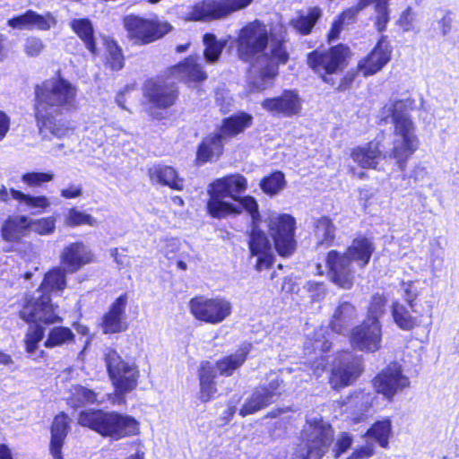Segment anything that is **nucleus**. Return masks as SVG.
<instances>
[{"mask_svg":"<svg viewBox=\"0 0 459 459\" xmlns=\"http://www.w3.org/2000/svg\"><path fill=\"white\" fill-rule=\"evenodd\" d=\"M268 42L267 27L258 21L248 23L239 31L238 54L251 65L248 84L252 91H262L270 86L278 74V65L289 59L283 37L271 39L270 55L264 53Z\"/></svg>","mask_w":459,"mask_h":459,"instance_id":"nucleus-1","label":"nucleus"},{"mask_svg":"<svg viewBox=\"0 0 459 459\" xmlns=\"http://www.w3.org/2000/svg\"><path fill=\"white\" fill-rule=\"evenodd\" d=\"M76 92L72 83L61 78L49 79L36 86L35 116L42 137L62 138L69 133L55 117L75 108Z\"/></svg>","mask_w":459,"mask_h":459,"instance_id":"nucleus-2","label":"nucleus"},{"mask_svg":"<svg viewBox=\"0 0 459 459\" xmlns=\"http://www.w3.org/2000/svg\"><path fill=\"white\" fill-rule=\"evenodd\" d=\"M416 107L415 100L411 97L389 100L379 111L382 121H390L394 125L392 148L385 152L386 157L395 160L401 170H404L409 158L418 150L420 138L410 111Z\"/></svg>","mask_w":459,"mask_h":459,"instance_id":"nucleus-3","label":"nucleus"},{"mask_svg":"<svg viewBox=\"0 0 459 459\" xmlns=\"http://www.w3.org/2000/svg\"><path fill=\"white\" fill-rule=\"evenodd\" d=\"M247 180L241 174L217 178L209 185L207 210L213 218L239 214L246 210L253 218L258 216V204L254 197L241 196L247 190Z\"/></svg>","mask_w":459,"mask_h":459,"instance_id":"nucleus-4","label":"nucleus"},{"mask_svg":"<svg viewBox=\"0 0 459 459\" xmlns=\"http://www.w3.org/2000/svg\"><path fill=\"white\" fill-rule=\"evenodd\" d=\"M66 286L65 270L55 268L48 272L40 285L31 295L27 296L20 311V316L26 322H42L49 325L61 323L62 317L55 312L50 293L62 291Z\"/></svg>","mask_w":459,"mask_h":459,"instance_id":"nucleus-5","label":"nucleus"},{"mask_svg":"<svg viewBox=\"0 0 459 459\" xmlns=\"http://www.w3.org/2000/svg\"><path fill=\"white\" fill-rule=\"evenodd\" d=\"M374 250L373 243L366 238H355L344 253L331 250L326 257L330 280L343 290L351 289L354 281L351 263H356L360 268L365 267Z\"/></svg>","mask_w":459,"mask_h":459,"instance_id":"nucleus-6","label":"nucleus"},{"mask_svg":"<svg viewBox=\"0 0 459 459\" xmlns=\"http://www.w3.org/2000/svg\"><path fill=\"white\" fill-rule=\"evenodd\" d=\"M78 423L113 440H119L139 433V422L134 417L117 411H82L79 414Z\"/></svg>","mask_w":459,"mask_h":459,"instance_id":"nucleus-7","label":"nucleus"},{"mask_svg":"<svg viewBox=\"0 0 459 459\" xmlns=\"http://www.w3.org/2000/svg\"><path fill=\"white\" fill-rule=\"evenodd\" d=\"M302 440L292 459H322L333 443V429L321 417L308 419L303 429Z\"/></svg>","mask_w":459,"mask_h":459,"instance_id":"nucleus-8","label":"nucleus"},{"mask_svg":"<svg viewBox=\"0 0 459 459\" xmlns=\"http://www.w3.org/2000/svg\"><path fill=\"white\" fill-rule=\"evenodd\" d=\"M104 361L117 394L124 395L136 388L140 371L135 362L125 360L110 347L104 351Z\"/></svg>","mask_w":459,"mask_h":459,"instance_id":"nucleus-9","label":"nucleus"},{"mask_svg":"<svg viewBox=\"0 0 459 459\" xmlns=\"http://www.w3.org/2000/svg\"><path fill=\"white\" fill-rule=\"evenodd\" d=\"M188 307L191 315L197 320L218 325L232 313L231 302L223 297L206 298L196 296L190 299Z\"/></svg>","mask_w":459,"mask_h":459,"instance_id":"nucleus-10","label":"nucleus"},{"mask_svg":"<svg viewBox=\"0 0 459 459\" xmlns=\"http://www.w3.org/2000/svg\"><path fill=\"white\" fill-rule=\"evenodd\" d=\"M266 223L279 255H290L296 248L295 219L290 214L272 212L268 215Z\"/></svg>","mask_w":459,"mask_h":459,"instance_id":"nucleus-11","label":"nucleus"},{"mask_svg":"<svg viewBox=\"0 0 459 459\" xmlns=\"http://www.w3.org/2000/svg\"><path fill=\"white\" fill-rule=\"evenodd\" d=\"M253 0H203L186 13L188 21H212L224 19L230 13L247 7Z\"/></svg>","mask_w":459,"mask_h":459,"instance_id":"nucleus-12","label":"nucleus"},{"mask_svg":"<svg viewBox=\"0 0 459 459\" xmlns=\"http://www.w3.org/2000/svg\"><path fill=\"white\" fill-rule=\"evenodd\" d=\"M348 55L349 48L338 45L325 52L316 51L309 54L307 64L325 82L333 84V79L327 78L326 75L341 72L346 65Z\"/></svg>","mask_w":459,"mask_h":459,"instance_id":"nucleus-13","label":"nucleus"},{"mask_svg":"<svg viewBox=\"0 0 459 459\" xmlns=\"http://www.w3.org/2000/svg\"><path fill=\"white\" fill-rule=\"evenodd\" d=\"M269 382L256 387L249 398L247 399L241 409L239 414L246 417L254 414L256 411L267 407L273 403L281 394V387L282 380L275 374L269 375Z\"/></svg>","mask_w":459,"mask_h":459,"instance_id":"nucleus-14","label":"nucleus"},{"mask_svg":"<svg viewBox=\"0 0 459 459\" xmlns=\"http://www.w3.org/2000/svg\"><path fill=\"white\" fill-rule=\"evenodd\" d=\"M124 25L129 36L143 42H152L171 30L170 24L158 20H147L135 15L124 19Z\"/></svg>","mask_w":459,"mask_h":459,"instance_id":"nucleus-15","label":"nucleus"},{"mask_svg":"<svg viewBox=\"0 0 459 459\" xmlns=\"http://www.w3.org/2000/svg\"><path fill=\"white\" fill-rule=\"evenodd\" d=\"M143 96L152 108L167 109L173 106L178 98V89L175 84L161 79L148 80L143 86Z\"/></svg>","mask_w":459,"mask_h":459,"instance_id":"nucleus-16","label":"nucleus"},{"mask_svg":"<svg viewBox=\"0 0 459 459\" xmlns=\"http://www.w3.org/2000/svg\"><path fill=\"white\" fill-rule=\"evenodd\" d=\"M381 325L372 317H367L351 331V342L355 348L368 352H375L381 346Z\"/></svg>","mask_w":459,"mask_h":459,"instance_id":"nucleus-17","label":"nucleus"},{"mask_svg":"<svg viewBox=\"0 0 459 459\" xmlns=\"http://www.w3.org/2000/svg\"><path fill=\"white\" fill-rule=\"evenodd\" d=\"M261 106L273 117H293L301 113L302 100L296 91L285 90L280 96L264 100Z\"/></svg>","mask_w":459,"mask_h":459,"instance_id":"nucleus-18","label":"nucleus"},{"mask_svg":"<svg viewBox=\"0 0 459 459\" xmlns=\"http://www.w3.org/2000/svg\"><path fill=\"white\" fill-rule=\"evenodd\" d=\"M258 216L252 218V230L249 236L248 246L252 256H255V269L262 271L268 268L273 263V248L266 234L258 229Z\"/></svg>","mask_w":459,"mask_h":459,"instance_id":"nucleus-19","label":"nucleus"},{"mask_svg":"<svg viewBox=\"0 0 459 459\" xmlns=\"http://www.w3.org/2000/svg\"><path fill=\"white\" fill-rule=\"evenodd\" d=\"M374 399L370 393L358 392L339 402L340 409L351 423H359L370 414Z\"/></svg>","mask_w":459,"mask_h":459,"instance_id":"nucleus-20","label":"nucleus"},{"mask_svg":"<svg viewBox=\"0 0 459 459\" xmlns=\"http://www.w3.org/2000/svg\"><path fill=\"white\" fill-rule=\"evenodd\" d=\"M360 360L350 352L341 354L332 371L330 383L334 389L343 388L355 381L361 373Z\"/></svg>","mask_w":459,"mask_h":459,"instance_id":"nucleus-21","label":"nucleus"},{"mask_svg":"<svg viewBox=\"0 0 459 459\" xmlns=\"http://www.w3.org/2000/svg\"><path fill=\"white\" fill-rule=\"evenodd\" d=\"M409 385L408 378L402 374L401 367L393 363L374 378V386L377 393L391 400L394 395Z\"/></svg>","mask_w":459,"mask_h":459,"instance_id":"nucleus-22","label":"nucleus"},{"mask_svg":"<svg viewBox=\"0 0 459 459\" xmlns=\"http://www.w3.org/2000/svg\"><path fill=\"white\" fill-rule=\"evenodd\" d=\"M60 261L66 272L75 273L93 261V254L83 242H74L64 247Z\"/></svg>","mask_w":459,"mask_h":459,"instance_id":"nucleus-23","label":"nucleus"},{"mask_svg":"<svg viewBox=\"0 0 459 459\" xmlns=\"http://www.w3.org/2000/svg\"><path fill=\"white\" fill-rule=\"evenodd\" d=\"M391 47L385 37H382L371 53L358 65L363 76L372 75L380 71L391 59Z\"/></svg>","mask_w":459,"mask_h":459,"instance_id":"nucleus-24","label":"nucleus"},{"mask_svg":"<svg viewBox=\"0 0 459 459\" xmlns=\"http://www.w3.org/2000/svg\"><path fill=\"white\" fill-rule=\"evenodd\" d=\"M7 24L17 30H48L56 24V18L49 13L40 15L29 10L22 15L8 20Z\"/></svg>","mask_w":459,"mask_h":459,"instance_id":"nucleus-25","label":"nucleus"},{"mask_svg":"<svg viewBox=\"0 0 459 459\" xmlns=\"http://www.w3.org/2000/svg\"><path fill=\"white\" fill-rule=\"evenodd\" d=\"M126 303V295H121L115 300L109 311L103 316L102 329L105 333H120L127 328V324L125 321Z\"/></svg>","mask_w":459,"mask_h":459,"instance_id":"nucleus-26","label":"nucleus"},{"mask_svg":"<svg viewBox=\"0 0 459 459\" xmlns=\"http://www.w3.org/2000/svg\"><path fill=\"white\" fill-rule=\"evenodd\" d=\"M351 158L363 169H377L379 160L386 159V153L380 150V143L371 141L352 149Z\"/></svg>","mask_w":459,"mask_h":459,"instance_id":"nucleus-27","label":"nucleus"},{"mask_svg":"<svg viewBox=\"0 0 459 459\" xmlns=\"http://www.w3.org/2000/svg\"><path fill=\"white\" fill-rule=\"evenodd\" d=\"M198 56H190L183 63L171 68V74L184 82H202L207 78L206 73L202 69Z\"/></svg>","mask_w":459,"mask_h":459,"instance_id":"nucleus-28","label":"nucleus"},{"mask_svg":"<svg viewBox=\"0 0 459 459\" xmlns=\"http://www.w3.org/2000/svg\"><path fill=\"white\" fill-rule=\"evenodd\" d=\"M69 429V418L65 413L56 415L51 427L50 453L54 459H62V447Z\"/></svg>","mask_w":459,"mask_h":459,"instance_id":"nucleus-29","label":"nucleus"},{"mask_svg":"<svg viewBox=\"0 0 459 459\" xmlns=\"http://www.w3.org/2000/svg\"><path fill=\"white\" fill-rule=\"evenodd\" d=\"M149 176L152 182L168 186L175 190L184 188L185 180L179 178L174 168L167 165H154L149 169Z\"/></svg>","mask_w":459,"mask_h":459,"instance_id":"nucleus-30","label":"nucleus"},{"mask_svg":"<svg viewBox=\"0 0 459 459\" xmlns=\"http://www.w3.org/2000/svg\"><path fill=\"white\" fill-rule=\"evenodd\" d=\"M11 195L24 211H30L33 214L42 213L51 205L49 198L46 195H32L13 188L11 189Z\"/></svg>","mask_w":459,"mask_h":459,"instance_id":"nucleus-31","label":"nucleus"},{"mask_svg":"<svg viewBox=\"0 0 459 459\" xmlns=\"http://www.w3.org/2000/svg\"><path fill=\"white\" fill-rule=\"evenodd\" d=\"M223 143L222 135L215 133L206 136L197 151V160L201 163L212 161L213 159H218L222 153Z\"/></svg>","mask_w":459,"mask_h":459,"instance_id":"nucleus-32","label":"nucleus"},{"mask_svg":"<svg viewBox=\"0 0 459 459\" xmlns=\"http://www.w3.org/2000/svg\"><path fill=\"white\" fill-rule=\"evenodd\" d=\"M251 344L244 343L238 350L229 356L224 357L216 363V368L221 376H231L233 372L240 368L247 359L250 351Z\"/></svg>","mask_w":459,"mask_h":459,"instance_id":"nucleus-33","label":"nucleus"},{"mask_svg":"<svg viewBox=\"0 0 459 459\" xmlns=\"http://www.w3.org/2000/svg\"><path fill=\"white\" fill-rule=\"evenodd\" d=\"M356 307L348 301H342L335 309L333 318L330 322L333 331L342 333L347 330L350 324L356 318Z\"/></svg>","mask_w":459,"mask_h":459,"instance_id":"nucleus-34","label":"nucleus"},{"mask_svg":"<svg viewBox=\"0 0 459 459\" xmlns=\"http://www.w3.org/2000/svg\"><path fill=\"white\" fill-rule=\"evenodd\" d=\"M30 221L27 216H16L7 220L2 228L3 239L7 242H18L29 230Z\"/></svg>","mask_w":459,"mask_h":459,"instance_id":"nucleus-35","label":"nucleus"},{"mask_svg":"<svg viewBox=\"0 0 459 459\" xmlns=\"http://www.w3.org/2000/svg\"><path fill=\"white\" fill-rule=\"evenodd\" d=\"M71 28L76 35L82 40L86 48L96 56L98 51L94 38V30L91 22L89 19H74L71 23Z\"/></svg>","mask_w":459,"mask_h":459,"instance_id":"nucleus-36","label":"nucleus"},{"mask_svg":"<svg viewBox=\"0 0 459 459\" xmlns=\"http://www.w3.org/2000/svg\"><path fill=\"white\" fill-rule=\"evenodd\" d=\"M251 115L240 112L223 120L221 127V134L223 136H235L248 128L252 124Z\"/></svg>","mask_w":459,"mask_h":459,"instance_id":"nucleus-37","label":"nucleus"},{"mask_svg":"<svg viewBox=\"0 0 459 459\" xmlns=\"http://www.w3.org/2000/svg\"><path fill=\"white\" fill-rule=\"evenodd\" d=\"M74 333L69 327L54 326L49 329L44 346L48 349L68 345L74 341Z\"/></svg>","mask_w":459,"mask_h":459,"instance_id":"nucleus-38","label":"nucleus"},{"mask_svg":"<svg viewBox=\"0 0 459 459\" xmlns=\"http://www.w3.org/2000/svg\"><path fill=\"white\" fill-rule=\"evenodd\" d=\"M321 14L320 8L311 7L307 14L300 13L296 18L291 19L290 25L302 35L309 34Z\"/></svg>","mask_w":459,"mask_h":459,"instance_id":"nucleus-39","label":"nucleus"},{"mask_svg":"<svg viewBox=\"0 0 459 459\" xmlns=\"http://www.w3.org/2000/svg\"><path fill=\"white\" fill-rule=\"evenodd\" d=\"M314 235L316 247L329 246L335 236V226L327 217H321L315 222Z\"/></svg>","mask_w":459,"mask_h":459,"instance_id":"nucleus-40","label":"nucleus"},{"mask_svg":"<svg viewBox=\"0 0 459 459\" xmlns=\"http://www.w3.org/2000/svg\"><path fill=\"white\" fill-rule=\"evenodd\" d=\"M416 316H412L411 312L399 303H395L393 306V316L397 325L403 330H411L420 324V317L421 314L415 313Z\"/></svg>","mask_w":459,"mask_h":459,"instance_id":"nucleus-41","label":"nucleus"},{"mask_svg":"<svg viewBox=\"0 0 459 459\" xmlns=\"http://www.w3.org/2000/svg\"><path fill=\"white\" fill-rule=\"evenodd\" d=\"M364 8L365 7H361L360 0H359V3L356 6L348 8L347 10L343 11L332 25L331 30L328 34L329 40L333 41L338 39L342 27L353 22L357 14Z\"/></svg>","mask_w":459,"mask_h":459,"instance_id":"nucleus-42","label":"nucleus"},{"mask_svg":"<svg viewBox=\"0 0 459 459\" xmlns=\"http://www.w3.org/2000/svg\"><path fill=\"white\" fill-rule=\"evenodd\" d=\"M392 433V423L389 419L375 422L365 434V437L373 438L382 447H386Z\"/></svg>","mask_w":459,"mask_h":459,"instance_id":"nucleus-43","label":"nucleus"},{"mask_svg":"<svg viewBox=\"0 0 459 459\" xmlns=\"http://www.w3.org/2000/svg\"><path fill=\"white\" fill-rule=\"evenodd\" d=\"M34 324H38L39 322H33ZM44 338V330L39 325H30L28 333L25 336V346L26 351L30 354V356L33 359H37L39 357L45 356V351H40L39 354H37L38 344Z\"/></svg>","mask_w":459,"mask_h":459,"instance_id":"nucleus-44","label":"nucleus"},{"mask_svg":"<svg viewBox=\"0 0 459 459\" xmlns=\"http://www.w3.org/2000/svg\"><path fill=\"white\" fill-rule=\"evenodd\" d=\"M104 44L106 47L105 64L112 70L118 71L124 67L125 61L121 48L111 39L105 38Z\"/></svg>","mask_w":459,"mask_h":459,"instance_id":"nucleus-45","label":"nucleus"},{"mask_svg":"<svg viewBox=\"0 0 459 459\" xmlns=\"http://www.w3.org/2000/svg\"><path fill=\"white\" fill-rule=\"evenodd\" d=\"M64 223L68 227H78L82 225L95 227L98 225V221L93 216L79 211L76 208L68 209L65 214Z\"/></svg>","mask_w":459,"mask_h":459,"instance_id":"nucleus-46","label":"nucleus"},{"mask_svg":"<svg viewBox=\"0 0 459 459\" xmlns=\"http://www.w3.org/2000/svg\"><path fill=\"white\" fill-rule=\"evenodd\" d=\"M204 44L205 46L204 55L206 61L209 63L216 62L221 56L224 44L218 41L212 34H205L204 36Z\"/></svg>","mask_w":459,"mask_h":459,"instance_id":"nucleus-47","label":"nucleus"},{"mask_svg":"<svg viewBox=\"0 0 459 459\" xmlns=\"http://www.w3.org/2000/svg\"><path fill=\"white\" fill-rule=\"evenodd\" d=\"M284 186V175L279 171L264 178L260 183L262 190L271 195H276L278 192L283 189Z\"/></svg>","mask_w":459,"mask_h":459,"instance_id":"nucleus-48","label":"nucleus"},{"mask_svg":"<svg viewBox=\"0 0 459 459\" xmlns=\"http://www.w3.org/2000/svg\"><path fill=\"white\" fill-rule=\"evenodd\" d=\"M54 173L52 172H38L31 171L22 175L21 181L29 187H39L45 183H48L54 179Z\"/></svg>","mask_w":459,"mask_h":459,"instance_id":"nucleus-49","label":"nucleus"},{"mask_svg":"<svg viewBox=\"0 0 459 459\" xmlns=\"http://www.w3.org/2000/svg\"><path fill=\"white\" fill-rule=\"evenodd\" d=\"M29 230L40 235H48L54 232L56 219L54 217H46L39 220H30Z\"/></svg>","mask_w":459,"mask_h":459,"instance_id":"nucleus-50","label":"nucleus"},{"mask_svg":"<svg viewBox=\"0 0 459 459\" xmlns=\"http://www.w3.org/2000/svg\"><path fill=\"white\" fill-rule=\"evenodd\" d=\"M375 26L377 30L381 32L385 30L390 21L388 4L377 3V4H375Z\"/></svg>","mask_w":459,"mask_h":459,"instance_id":"nucleus-51","label":"nucleus"},{"mask_svg":"<svg viewBox=\"0 0 459 459\" xmlns=\"http://www.w3.org/2000/svg\"><path fill=\"white\" fill-rule=\"evenodd\" d=\"M402 286H403L404 299L409 304L411 311L413 313H418V310L416 308V304L414 303V300L420 294V290L417 286V282L416 281L403 282Z\"/></svg>","mask_w":459,"mask_h":459,"instance_id":"nucleus-52","label":"nucleus"},{"mask_svg":"<svg viewBox=\"0 0 459 459\" xmlns=\"http://www.w3.org/2000/svg\"><path fill=\"white\" fill-rule=\"evenodd\" d=\"M385 299L382 295H375L372 298L368 307L367 317H372L376 322H379V317L385 312Z\"/></svg>","mask_w":459,"mask_h":459,"instance_id":"nucleus-53","label":"nucleus"},{"mask_svg":"<svg viewBox=\"0 0 459 459\" xmlns=\"http://www.w3.org/2000/svg\"><path fill=\"white\" fill-rule=\"evenodd\" d=\"M97 394L83 386H75L74 398L79 404L94 403L98 402Z\"/></svg>","mask_w":459,"mask_h":459,"instance_id":"nucleus-54","label":"nucleus"},{"mask_svg":"<svg viewBox=\"0 0 459 459\" xmlns=\"http://www.w3.org/2000/svg\"><path fill=\"white\" fill-rule=\"evenodd\" d=\"M45 45L43 41L37 37H30L25 40L23 49L27 56L35 57L40 55L44 50Z\"/></svg>","mask_w":459,"mask_h":459,"instance_id":"nucleus-55","label":"nucleus"},{"mask_svg":"<svg viewBox=\"0 0 459 459\" xmlns=\"http://www.w3.org/2000/svg\"><path fill=\"white\" fill-rule=\"evenodd\" d=\"M353 439L351 435L349 433H342L336 441L335 447L333 449L334 457L338 458L342 454L345 453L352 445Z\"/></svg>","mask_w":459,"mask_h":459,"instance_id":"nucleus-56","label":"nucleus"},{"mask_svg":"<svg viewBox=\"0 0 459 459\" xmlns=\"http://www.w3.org/2000/svg\"><path fill=\"white\" fill-rule=\"evenodd\" d=\"M199 382H214L216 377L214 367L209 361H203L200 365Z\"/></svg>","mask_w":459,"mask_h":459,"instance_id":"nucleus-57","label":"nucleus"},{"mask_svg":"<svg viewBox=\"0 0 459 459\" xmlns=\"http://www.w3.org/2000/svg\"><path fill=\"white\" fill-rule=\"evenodd\" d=\"M415 14L411 7H407L401 14L398 23L404 31H410L414 28Z\"/></svg>","mask_w":459,"mask_h":459,"instance_id":"nucleus-58","label":"nucleus"},{"mask_svg":"<svg viewBox=\"0 0 459 459\" xmlns=\"http://www.w3.org/2000/svg\"><path fill=\"white\" fill-rule=\"evenodd\" d=\"M200 398L203 402H209L216 393V385L214 382H199Z\"/></svg>","mask_w":459,"mask_h":459,"instance_id":"nucleus-59","label":"nucleus"},{"mask_svg":"<svg viewBox=\"0 0 459 459\" xmlns=\"http://www.w3.org/2000/svg\"><path fill=\"white\" fill-rule=\"evenodd\" d=\"M60 195L65 199L81 197L82 195V186L80 184H70L61 190Z\"/></svg>","mask_w":459,"mask_h":459,"instance_id":"nucleus-60","label":"nucleus"},{"mask_svg":"<svg viewBox=\"0 0 459 459\" xmlns=\"http://www.w3.org/2000/svg\"><path fill=\"white\" fill-rule=\"evenodd\" d=\"M374 455V446L371 443H368L363 446L357 448L349 459H364L371 457Z\"/></svg>","mask_w":459,"mask_h":459,"instance_id":"nucleus-61","label":"nucleus"},{"mask_svg":"<svg viewBox=\"0 0 459 459\" xmlns=\"http://www.w3.org/2000/svg\"><path fill=\"white\" fill-rule=\"evenodd\" d=\"M453 22L451 12L446 11L443 17L437 22L442 35H446L450 30Z\"/></svg>","mask_w":459,"mask_h":459,"instance_id":"nucleus-62","label":"nucleus"},{"mask_svg":"<svg viewBox=\"0 0 459 459\" xmlns=\"http://www.w3.org/2000/svg\"><path fill=\"white\" fill-rule=\"evenodd\" d=\"M10 129V118L0 110V142L4 139Z\"/></svg>","mask_w":459,"mask_h":459,"instance_id":"nucleus-63","label":"nucleus"},{"mask_svg":"<svg viewBox=\"0 0 459 459\" xmlns=\"http://www.w3.org/2000/svg\"><path fill=\"white\" fill-rule=\"evenodd\" d=\"M326 365L327 362L324 357L316 359L311 366L312 374L316 377H319L322 374V372L325 371Z\"/></svg>","mask_w":459,"mask_h":459,"instance_id":"nucleus-64","label":"nucleus"}]
</instances>
